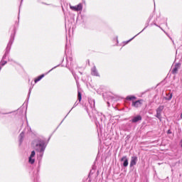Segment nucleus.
<instances>
[{"label": "nucleus", "instance_id": "obj_9", "mask_svg": "<svg viewBox=\"0 0 182 182\" xmlns=\"http://www.w3.org/2000/svg\"><path fill=\"white\" fill-rule=\"evenodd\" d=\"M43 77H45V75H41L34 80L35 83H38Z\"/></svg>", "mask_w": 182, "mask_h": 182}, {"label": "nucleus", "instance_id": "obj_13", "mask_svg": "<svg viewBox=\"0 0 182 182\" xmlns=\"http://www.w3.org/2000/svg\"><path fill=\"white\" fill-rule=\"evenodd\" d=\"M177 70H178V68L176 67V68L173 70V73H177Z\"/></svg>", "mask_w": 182, "mask_h": 182}, {"label": "nucleus", "instance_id": "obj_10", "mask_svg": "<svg viewBox=\"0 0 182 182\" xmlns=\"http://www.w3.org/2000/svg\"><path fill=\"white\" fill-rule=\"evenodd\" d=\"M92 75H93V76H99V73H97V70H96V68L92 69Z\"/></svg>", "mask_w": 182, "mask_h": 182}, {"label": "nucleus", "instance_id": "obj_8", "mask_svg": "<svg viewBox=\"0 0 182 182\" xmlns=\"http://www.w3.org/2000/svg\"><path fill=\"white\" fill-rule=\"evenodd\" d=\"M140 120H141V116L140 115L136 116L132 119L133 123H137V122H140Z\"/></svg>", "mask_w": 182, "mask_h": 182}, {"label": "nucleus", "instance_id": "obj_5", "mask_svg": "<svg viewBox=\"0 0 182 182\" xmlns=\"http://www.w3.org/2000/svg\"><path fill=\"white\" fill-rule=\"evenodd\" d=\"M136 163H137V157L132 156L131 159L130 167H133V166H136Z\"/></svg>", "mask_w": 182, "mask_h": 182}, {"label": "nucleus", "instance_id": "obj_7", "mask_svg": "<svg viewBox=\"0 0 182 182\" xmlns=\"http://www.w3.org/2000/svg\"><path fill=\"white\" fill-rule=\"evenodd\" d=\"M134 107H140L141 106V100H138L132 103Z\"/></svg>", "mask_w": 182, "mask_h": 182}, {"label": "nucleus", "instance_id": "obj_6", "mask_svg": "<svg viewBox=\"0 0 182 182\" xmlns=\"http://www.w3.org/2000/svg\"><path fill=\"white\" fill-rule=\"evenodd\" d=\"M121 161H124L123 166L124 167H127L129 166V159H127V156H124L122 158Z\"/></svg>", "mask_w": 182, "mask_h": 182}, {"label": "nucleus", "instance_id": "obj_4", "mask_svg": "<svg viewBox=\"0 0 182 182\" xmlns=\"http://www.w3.org/2000/svg\"><path fill=\"white\" fill-rule=\"evenodd\" d=\"M35 151H32L28 157V163H30V164H33V163H35Z\"/></svg>", "mask_w": 182, "mask_h": 182}, {"label": "nucleus", "instance_id": "obj_3", "mask_svg": "<svg viewBox=\"0 0 182 182\" xmlns=\"http://www.w3.org/2000/svg\"><path fill=\"white\" fill-rule=\"evenodd\" d=\"M164 109V106H159L156 109V117L159 119H161V112Z\"/></svg>", "mask_w": 182, "mask_h": 182}, {"label": "nucleus", "instance_id": "obj_1", "mask_svg": "<svg viewBox=\"0 0 182 182\" xmlns=\"http://www.w3.org/2000/svg\"><path fill=\"white\" fill-rule=\"evenodd\" d=\"M33 146L38 151H43V141L36 140L33 142Z\"/></svg>", "mask_w": 182, "mask_h": 182}, {"label": "nucleus", "instance_id": "obj_14", "mask_svg": "<svg viewBox=\"0 0 182 182\" xmlns=\"http://www.w3.org/2000/svg\"><path fill=\"white\" fill-rule=\"evenodd\" d=\"M5 63H6V62H5V63H4V65H5Z\"/></svg>", "mask_w": 182, "mask_h": 182}, {"label": "nucleus", "instance_id": "obj_2", "mask_svg": "<svg viewBox=\"0 0 182 182\" xmlns=\"http://www.w3.org/2000/svg\"><path fill=\"white\" fill-rule=\"evenodd\" d=\"M70 9H71V11H75V12L82 11V10L83 9V4H78L76 6L70 5Z\"/></svg>", "mask_w": 182, "mask_h": 182}, {"label": "nucleus", "instance_id": "obj_12", "mask_svg": "<svg viewBox=\"0 0 182 182\" xmlns=\"http://www.w3.org/2000/svg\"><path fill=\"white\" fill-rule=\"evenodd\" d=\"M78 100L79 102L82 100V94H80V92H78Z\"/></svg>", "mask_w": 182, "mask_h": 182}, {"label": "nucleus", "instance_id": "obj_11", "mask_svg": "<svg viewBox=\"0 0 182 182\" xmlns=\"http://www.w3.org/2000/svg\"><path fill=\"white\" fill-rule=\"evenodd\" d=\"M133 99H136L134 96H128L127 97V100H133Z\"/></svg>", "mask_w": 182, "mask_h": 182}]
</instances>
